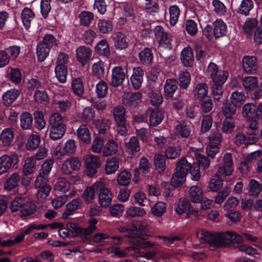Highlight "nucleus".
Returning <instances> with one entry per match:
<instances>
[{"mask_svg":"<svg viewBox=\"0 0 262 262\" xmlns=\"http://www.w3.org/2000/svg\"><path fill=\"white\" fill-rule=\"evenodd\" d=\"M190 203L189 201L185 198H180L177 202L175 203V211L179 214L187 211L188 208L190 207Z\"/></svg>","mask_w":262,"mask_h":262,"instance_id":"36","label":"nucleus"},{"mask_svg":"<svg viewBox=\"0 0 262 262\" xmlns=\"http://www.w3.org/2000/svg\"><path fill=\"white\" fill-rule=\"evenodd\" d=\"M20 177L17 172L13 173L6 181L4 184L5 189L11 190L15 188L19 182Z\"/></svg>","mask_w":262,"mask_h":262,"instance_id":"27","label":"nucleus"},{"mask_svg":"<svg viewBox=\"0 0 262 262\" xmlns=\"http://www.w3.org/2000/svg\"><path fill=\"white\" fill-rule=\"evenodd\" d=\"M163 118L162 111L158 108L152 110L149 114V123L151 125L157 126Z\"/></svg>","mask_w":262,"mask_h":262,"instance_id":"33","label":"nucleus"},{"mask_svg":"<svg viewBox=\"0 0 262 262\" xmlns=\"http://www.w3.org/2000/svg\"><path fill=\"white\" fill-rule=\"evenodd\" d=\"M35 125L39 130L43 129L46 125L43 114L41 111H36L34 113Z\"/></svg>","mask_w":262,"mask_h":262,"instance_id":"57","label":"nucleus"},{"mask_svg":"<svg viewBox=\"0 0 262 262\" xmlns=\"http://www.w3.org/2000/svg\"><path fill=\"white\" fill-rule=\"evenodd\" d=\"M180 86L183 89H187L190 84L191 76L189 72L181 71L178 75Z\"/></svg>","mask_w":262,"mask_h":262,"instance_id":"44","label":"nucleus"},{"mask_svg":"<svg viewBox=\"0 0 262 262\" xmlns=\"http://www.w3.org/2000/svg\"><path fill=\"white\" fill-rule=\"evenodd\" d=\"M231 188L225 186L222 190L219 191L214 197V203L217 204H221L224 202L225 200L230 194Z\"/></svg>","mask_w":262,"mask_h":262,"instance_id":"50","label":"nucleus"},{"mask_svg":"<svg viewBox=\"0 0 262 262\" xmlns=\"http://www.w3.org/2000/svg\"><path fill=\"white\" fill-rule=\"evenodd\" d=\"M71 184L66 179L59 178L56 182L54 189L58 191L66 192L69 190Z\"/></svg>","mask_w":262,"mask_h":262,"instance_id":"49","label":"nucleus"},{"mask_svg":"<svg viewBox=\"0 0 262 262\" xmlns=\"http://www.w3.org/2000/svg\"><path fill=\"white\" fill-rule=\"evenodd\" d=\"M226 177H219L216 176V172L215 175L209 181V188L212 191L217 192L223 186V180Z\"/></svg>","mask_w":262,"mask_h":262,"instance_id":"30","label":"nucleus"},{"mask_svg":"<svg viewBox=\"0 0 262 262\" xmlns=\"http://www.w3.org/2000/svg\"><path fill=\"white\" fill-rule=\"evenodd\" d=\"M209 144L219 146L222 140L221 133L217 130H212L209 137Z\"/></svg>","mask_w":262,"mask_h":262,"instance_id":"62","label":"nucleus"},{"mask_svg":"<svg viewBox=\"0 0 262 262\" xmlns=\"http://www.w3.org/2000/svg\"><path fill=\"white\" fill-rule=\"evenodd\" d=\"M132 242L136 243L137 245L141 249H147L154 248L158 246V244L156 242H151L150 241H146L139 236L137 238L131 241Z\"/></svg>","mask_w":262,"mask_h":262,"instance_id":"46","label":"nucleus"},{"mask_svg":"<svg viewBox=\"0 0 262 262\" xmlns=\"http://www.w3.org/2000/svg\"><path fill=\"white\" fill-rule=\"evenodd\" d=\"M81 162L77 157H71L64 161L61 167V172L63 174L69 175L73 171L79 170Z\"/></svg>","mask_w":262,"mask_h":262,"instance_id":"6","label":"nucleus"},{"mask_svg":"<svg viewBox=\"0 0 262 262\" xmlns=\"http://www.w3.org/2000/svg\"><path fill=\"white\" fill-rule=\"evenodd\" d=\"M55 72L58 80L60 83H65L68 75L67 67H55Z\"/></svg>","mask_w":262,"mask_h":262,"instance_id":"61","label":"nucleus"},{"mask_svg":"<svg viewBox=\"0 0 262 262\" xmlns=\"http://www.w3.org/2000/svg\"><path fill=\"white\" fill-rule=\"evenodd\" d=\"M141 98L142 94L140 92L125 93L123 95L122 102L125 106L135 107L141 103Z\"/></svg>","mask_w":262,"mask_h":262,"instance_id":"9","label":"nucleus"},{"mask_svg":"<svg viewBox=\"0 0 262 262\" xmlns=\"http://www.w3.org/2000/svg\"><path fill=\"white\" fill-rule=\"evenodd\" d=\"M20 126L24 129H30L33 124L32 115L28 112H24L20 116Z\"/></svg>","mask_w":262,"mask_h":262,"instance_id":"35","label":"nucleus"},{"mask_svg":"<svg viewBox=\"0 0 262 262\" xmlns=\"http://www.w3.org/2000/svg\"><path fill=\"white\" fill-rule=\"evenodd\" d=\"M247 189L250 196L256 198L261 191L262 186L258 181L251 179L249 182Z\"/></svg>","mask_w":262,"mask_h":262,"instance_id":"22","label":"nucleus"},{"mask_svg":"<svg viewBox=\"0 0 262 262\" xmlns=\"http://www.w3.org/2000/svg\"><path fill=\"white\" fill-rule=\"evenodd\" d=\"M85 166L90 174H94L96 173V169L101 166V162L99 157L92 154L85 156L84 158Z\"/></svg>","mask_w":262,"mask_h":262,"instance_id":"8","label":"nucleus"},{"mask_svg":"<svg viewBox=\"0 0 262 262\" xmlns=\"http://www.w3.org/2000/svg\"><path fill=\"white\" fill-rule=\"evenodd\" d=\"M78 138L83 143L88 144L91 141V134L85 124H81L77 130Z\"/></svg>","mask_w":262,"mask_h":262,"instance_id":"20","label":"nucleus"},{"mask_svg":"<svg viewBox=\"0 0 262 262\" xmlns=\"http://www.w3.org/2000/svg\"><path fill=\"white\" fill-rule=\"evenodd\" d=\"M113 113L116 123L126 122L125 110L123 106L118 105L115 107L113 110Z\"/></svg>","mask_w":262,"mask_h":262,"instance_id":"28","label":"nucleus"},{"mask_svg":"<svg viewBox=\"0 0 262 262\" xmlns=\"http://www.w3.org/2000/svg\"><path fill=\"white\" fill-rule=\"evenodd\" d=\"M112 23L107 20L101 19L98 23V28L100 32L103 34L108 33L113 30Z\"/></svg>","mask_w":262,"mask_h":262,"instance_id":"56","label":"nucleus"},{"mask_svg":"<svg viewBox=\"0 0 262 262\" xmlns=\"http://www.w3.org/2000/svg\"><path fill=\"white\" fill-rule=\"evenodd\" d=\"M50 50L40 41L36 47V54L38 60L40 61H44L49 55Z\"/></svg>","mask_w":262,"mask_h":262,"instance_id":"37","label":"nucleus"},{"mask_svg":"<svg viewBox=\"0 0 262 262\" xmlns=\"http://www.w3.org/2000/svg\"><path fill=\"white\" fill-rule=\"evenodd\" d=\"M18 161V157L15 154L2 156L0 157V175L16 167Z\"/></svg>","mask_w":262,"mask_h":262,"instance_id":"4","label":"nucleus"},{"mask_svg":"<svg viewBox=\"0 0 262 262\" xmlns=\"http://www.w3.org/2000/svg\"><path fill=\"white\" fill-rule=\"evenodd\" d=\"M196 236L201 243H208L211 247H213V242L215 241V234H212L205 229H202L198 231Z\"/></svg>","mask_w":262,"mask_h":262,"instance_id":"14","label":"nucleus"},{"mask_svg":"<svg viewBox=\"0 0 262 262\" xmlns=\"http://www.w3.org/2000/svg\"><path fill=\"white\" fill-rule=\"evenodd\" d=\"M154 163L156 169L159 172H163L166 168L165 159L164 156L160 154H157L154 156Z\"/></svg>","mask_w":262,"mask_h":262,"instance_id":"51","label":"nucleus"},{"mask_svg":"<svg viewBox=\"0 0 262 262\" xmlns=\"http://www.w3.org/2000/svg\"><path fill=\"white\" fill-rule=\"evenodd\" d=\"M96 191V188L94 187V183L92 186L88 187L82 194V198L87 204L93 202L95 199V191Z\"/></svg>","mask_w":262,"mask_h":262,"instance_id":"45","label":"nucleus"},{"mask_svg":"<svg viewBox=\"0 0 262 262\" xmlns=\"http://www.w3.org/2000/svg\"><path fill=\"white\" fill-rule=\"evenodd\" d=\"M178 89L177 82L174 79H169L166 81L164 86V92L166 98L172 97Z\"/></svg>","mask_w":262,"mask_h":262,"instance_id":"21","label":"nucleus"},{"mask_svg":"<svg viewBox=\"0 0 262 262\" xmlns=\"http://www.w3.org/2000/svg\"><path fill=\"white\" fill-rule=\"evenodd\" d=\"M21 19L25 27L29 29L31 26V22L34 19L35 14L29 8H25L21 12Z\"/></svg>","mask_w":262,"mask_h":262,"instance_id":"23","label":"nucleus"},{"mask_svg":"<svg viewBox=\"0 0 262 262\" xmlns=\"http://www.w3.org/2000/svg\"><path fill=\"white\" fill-rule=\"evenodd\" d=\"M174 131L177 135L183 138H188L191 133L189 125L184 122L178 123L174 128Z\"/></svg>","mask_w":262,"mask_h":262,"instance_id":"34","label":"nucleus"},{"mask_svg":"<svg viewBox=\"0 0 262 262\" xmlns=\"http://www.w3.org/2000/svg\"><path fill=\"white\" fill-rule=\"evenodd\" d=\"M257 20L255 18L247 19L243 27L244 32L247 34H251L257 27Z\"/></svg>","mask_w":262,"mask_h":262,"instance_id":"64","label":"nucleus"},{"mask_svg":"<svg viewBox=\"0 0 262 262\" xmlns=\"http://www.w3.org/2000/svg\"><path fill=\"white\" fill-rule=\"evenodd\" d=\"M146 213V212L144 209L135 206L129 207L126 212V215L130 217L143 216Z\"/></svg>","mask_w":262,"mask_h":262,"instance_id":"55","label":"nucleus"},{"mask_svg":"<svg viewBox=\"0 0 262 262\" xmlns=\"http://www.w3.org/2000/svg\"><path fill=\"white\" fill-rule=\"evenodd\" d=\"M230 100L231 103L236 106H240L245 101L246 96L243 92L235 91L231 94Z\"/></svg>","mask_w":262,"mask_h":262,"instance_id":"59","label":"nucleus"},{"mask_svg":"<svg viewBox=\"0 0 262 262\" xmlns=\"http://www.w3.org/2000/svg\"><path fill=\"white\" fill-rule=\"evenodd\" d=\"M192 168V165L185 158H181L177 163L176 170L186 175Z\"/></svg>","mask_w":262,"mask_h":262,"instance_id":"40","label":"nucleus"},{"mask_svg":"<svg viewBox=\"0 0 262 262\" xmlns=\"http://www.w3.org/2000/svg\"><path fill=\"white\" fill-rule=\"evenodd\" d=\"M82 204V201L80 198H77L73 199L67 204L66 211L63 213L62 217L67 218L70 215L73 214L75 210L80 209Z\"/></svg>","mask_w":262,"mask_h":262,"instance_id":"12","label":"nucleus"},{"mask_svg":"<svg viewBox=\"0 0 262 262\" xmlns=\"http://www.w3.org/2000/svg\"><path fill=\"white\" fill-rule=\"evenodd\" d=\"M242 241V236L232 231L217 233L213 242V247H228L234 243H241Z\"/></svg>","mask_w":262,"mask_h":262,"instance_id":"1","label":"nucleus"},{"mask_svg":"<svg viewBox=\"0 0 262 262\" xmlns=\"http://www.w3.org/2000/svg\"><path fill=\"white\" fill-rule=\"evenodd\" d=\"M35 159L34 157L27 158L25 161L23 171L25 175H28L33 172L35 170Z\"/></svg>","mask_w":262,"mask_h":262,"instance_id":"54","label":"nucleus"},{"mask_svg":"<svg viewBox=\"0 0 262 262\" xmlns=\"http://www.w3.org/2000/svg\"><path fill=\"white\" fill-rule=\"evenodd\" d=\"M108 85L104 81H100L96 85V92L98 98H104L107 94Z\"/></svg>","mask_w":262,"mask_h":262,"instance_id":"63","label":"nucleus"},{"mask_svg":"<svg viewBox=\"0 0 262 262\" xmlns=\"http://www.w3.org/2000/svg\"><path fill=\"white\" fill-rule=\"evenodd\" d=\"M208 86L205 83L198 84L194 90V95L195 98L198 100H203L206 97H208Z\"/></svg>","mask_w":262,"mask_h":262,"instance_id":"29","label":"nucleus"},{"mask_svg":"<svg viewBox=\"0 0 262 262\" xmlns=\"http://www.w3.org/2000/svg\"><path fill=\"white\" fill-rule=\"evenodd\" d=\"M181 59L185 66L192 64L194 60L192 50L189 47H187L181 51Z\"/></svg>","mask_w":262,"mask_h":262,"instance_id":"24","label":"nucleus"},{"mask_svg":"<svg viewBox=\"0 0 262 262\" xmlns=\"http://www.w3.org/2000/svg\"><path fill=\"white\" fill-rule=\"evenodd\" d=\"M118 146L117 143L113 140H108L103 148V155L108 157L115 155L118 151Z\"/></svg>","mask_w":262,"mask_h":262,"instance_id":"19","label":"nucleus"},{"mask_svg":"<svg viewBox=\"0 0 262 262\" xmlns=\"http://www.w3.org/2000/svg\"><path fill=\"white\" fill-rule=\"evenodd\" d=\"M94 187L98 193V201L100 205L103 207H108L111 204L113 195L105 184L102 181H97L94 183Z\"/></svg>","mask_w":262,"mask_h":262,"instance_id":"2","label":"nucleus"},{"mask_svg":"<svg viewBox=\"0 0 262 262\" xmlns=\"http://www.w3.org/2000/svg\"><path fill=\"white\" fill-rule=\"evenodd\" d=\"M114 46L118 49H125L128 45L126 35L121 32H116L113 36Z\"/></svg>","mask_w":262,"mask_h":262,"instance_id":"18","label":"nucleus"},{"mask_svg":"<svg viewBox=\"0 0 262 262\" xmlns=\"http://www.w3.org/2000/svg\"><path fill=\"white\" fill-rule=\"evenodd\" d=\"M223 161V165L219 167L216 170V176L219 177L230 176L233 172V161L231 154H225Z\"/></svg>","mask_w":262,"mask_h":262,"instance_id":"5","label":"nucleus"},{"mask_svg":"<svg viewBox=\"0 0 262 262\" xmlns=\"http://www.w3.org/2000/svg\"><path fill=\"white\" fill-rule=\"evenodd\" d=\"M36 210V206L34 204L25 200L20 210L21 216H27L33 214Z\"/></svg>","mask_w":262,"mask_h":262,"instance_id":"43","label":"nucleus"},{"mask_svg":"<svg viewBox=\"0 0 262 262\" xmlns=\"http://www.w3.org/2000/svg\"><path fill=\"white\" fill-rule=\"evenodd\" d=\"M189 194L191 201L194 203H199L202 201L203 191L199 186L194 185L190 188Z\"/></svg>","mask_w":262,"mask_h":262,"instance_id":"17","label":"nucleus"},{"mask_svg":"<svg viewBox=\"0 0 262 262\" xmlns=\"http://www.w3.org/2000/svg\"><path fill=\"white\" fill-rule=\"evenodd\" d=\"M214 35L215 38L225 36L227 32V26L226 23L221 19H216L213 23Z\"/></svg>","mask_w":262,"mask_h":262,"instance_id":"13","label":"nucleus"},{"mask_svg":"<svg viewBox=\"0 0 262 262\" xmlns=\"http://www.w3.org/2000/svg\"><path fill=\"white\" fill-rule=\"evenodd\" d=\"M143 76V72L140 67H137L134 68L130 81L133 86L136 89H139L141 86Z\"/></svg>","mask_w":262,"mask_h":262,"instance_id":"15","label":"nucleus"},{"mask_svg":"<svg viewBox=\"0 0 262 262\" xmlns=\"http://www.w3.org/2000/svg\"><path fill=\"white\" fill-rule=\"evenodd\" d=\"M77 149L75 141L73 139L68 140L62 146L56 147L53 155L58 159H62L65 156H70L74 154Z\"/></svg>","mask_w":262,"mask_h":262,"instance_id":"3","label":"nucleus"},{"mask_svg":"<svg viewBox=\"0 0 262 262\" xmlns=\"http://www.w3.org/2000/svg\"><path fill=\"white\" fill-rule=\"evenodd\" d=\"M185 174L176 170L171 178V184L174 187H178L185 181Z\"/></svg>","mask_w":262,"mask_h":262,"instance_id":"60","label":"nucleus"},{"mask_svg":"<svg viewBox=\"0 0 262 262\" xmlns=\"http://www.w3.org/2000/svg\"><path fill=\"white\" fill-rule=\"evenodd\" d=\"M14 139V132L10 128L5 129L1 134V139L5 146L11 145Z\"/></svg>","mask_w":262,"mask_h":262,"instance_id":"32","label":"nucleus"},{"mask_svg":"<svg viewBox=\"0 0 262 262\" xmlns=\"http://www.w3.org/2000/svg\"><path fill=\"white\" fill-rule=\"evenodd\" d=\"M91 55V49L84 46H81L76 50L77 59L82 64H86L88 62Z\"/></svg>","mask_w":262,"mask_h":262,"instance_id":"11","label":"nucleus"},{"mask_svg":"<svg viewBox=\"0 0 262 262\" xmlns=\"http://www.w3.org/2000/svg\"><path fill=\"white\" fill-rule=\"evenodd\" d=\"M96 52L102 56H108L110 54L108 44L106 40H100L95 46Z\"/></svg>","mask_w":262,"mask_h":262,"instance_id":"39","label":"nucleus"},{"mask_svg":"<svg viewBox=\"0 0 262 262\" xmlns=\"http://www.w3.org/2000/svg\"><path fill=\"white\" fill-rule=\"evenodd\" d=\"M119 161L116 157L107 160L105 164V171L107 174L114 173L119 168Z\"/></svg>","mask_w":262,"mask_h":262,"instance_id":"38","label":"nucleus"},{"mask_svg":"<svg viewBox=\"0 0 262 262\" xmlns=\"http://www.w3.org/2000/svg\"><path fill=\"white\" fill-rule=\"evenodd\" d=\"M94 124L98 130L100 135H107L110 129L108 121L105 119H98L94 121Z\"/></svg>","mask_w":262,"mask_h":262,"instance_id":"42","label":"nucleus"},{"mask_svg":"<svg viewBox=\"0 0 262 262\" xmlns=\"http://www.w3.org/2000/svg\"><path fill=\"white\" fill-rule=\"evenodd\" d=\"M126 72L125 67H115L112 70L111 84L115 87L121 85L125 79Z\"/></svg>","mask_w":262,"mask_h":262,"instance_id":"7","label":"nucleus"},{"mask_svg":"<svg viewBox=\"0 0 262 262\" xmlns=\"http://www.w3.org/2000/svg\"><path fill=\"white\" fill-rule=\"evenodd\" d=\"M19 95V91L15 89L6 92L2 96L3 103L9 105L14 101Z\"/></svg>","mask_w":262,"mask_h":262,"instance_id":"25","label":"nucleus"},{"mask_svg":"<svg viewBox=\"0 0 262 262\" xmlns=\"http://www.w3.org/2000/svg\"><path fill=\"white\" fill-rule=\"evenodd\" d=\"M261 155L262 151L260 150L254 151L249 154L245 158V161L241 163L240 168L243 170H248V163L253 162L258 160Z\"/></svg>","mask_w":262,"mask_h":262,"instance_id":"26","label":"nucleus"},{"mask_svg":"<svg viewBox=\"0 0 262 262\" xmlns=\"http://www.w3.org/2000/svg\"><path fill=\"white\" fill-rule=\"evenodd\" d=\"M243 85L245 89L251 91L256 88L258 85V80L256 77L249 76L243 79Z\"/></svg>","mask_w":262,"mask_h":262,"instance_id":"52","label":"nucleus"},{"mask_svg":"<svg viewBox=\"0 0 262 262\" xmlns=\"http://www.w3.org/2000/svg\"><path fill=\"white\" fill-rule=\"evenodd\" d=\"M66 130V125L51 126L50 128V137L54 141L60 139L64 136Z\"/></svg>","mask_w":262,"mask_h":262,"instance_id":"16","label":"nucleus"},{"mask_svg":"<svg viewBox=\"0 0 262 262\" xmlns=\"http://www.w3.org/2000/svg\"><path fill=\"white\" fill-rule=\"evenodd\" d=\"M151 164L149 161L145 157L141 158L138 168L134 170L135 175L138 177L139 171H140L143 174H146L150 172Z\"/></svg>","mask_w":262,"mask_h":262,"instance_id":"31","label":"nucleus"},{"mask_svg":"<svg viewBox=\"0 0 262 262\" xmlns=\"http://www.w3.org/2000/svg\"><path fill=\"white\" fill-rule=\"evenodd\" d=\"M40 143V138L37 135L32 134L28 139L26 147L28 150H32L36 149Z\"/></svg>","mask_w":262,"mask_h":262,"instance_id":"48","label":"nucleus"},{"mask_svg":"<svg viewBox=\"0 0 262 262\" xmlns=\"http://www.w3.org/2000/svg\"><path fill=\"white\" fill-rule=\"evenodd\" d=\"M255 106L253 103H247L243 107V116L248 120L255 117Z\"/></svg>","mask_w":262,"mask_h":262,"instance_id":"47","label":"nucleus"},{"mask_svg":"<svg viewBox=\"0 0 262 262\" xmlns=\"http://www.w3.org/2000/svg\"><path fill=\"white\" fill-rule=\"evenodd\" d=\"M139 58L143 64H150L153 59L152 53L150 49L146 48L139 53Z\"/></svg>","mask_w":262,"mask_h":262,"instance_id":"41","label":"nucleus"},{"mask_svg":"<svg viewBox=\"0 0 262 262\" xmlns=\"http://www.w3.org/2000/svg\"><path fill=\"white\" fill-rule=\"evenodd\" d=\"M126 149L132 152H136L140 150V147L138 139L137 137H131L128 142L125 144Z\"/></svg>","mask_w":262,"mask_h":262,"instance_id":"53","label":"nucleus"},{"mask_svg":"<svg viewBox=\"0 0 262 262\" xmlns=\"http://www.w3.org/2000/svg\"><path fill=\"white\" fill-rule=\"evenodd\" d=\"M210 75L214 83L224 84L228 76V72L219 69L217 67H212Z\"/></svg>","mask_w":262,"mask_h":262,"instance_id":"10","label":"nucleus"},{"mask_svg":"<svg viewBox=\"0 0 262 262\" xmlns=\"http://www.w3.org/2000/svg\"><path fill=\"white\" fill-rule=\"evenodd\" d=\"M181 149L178 146H170L166 148L165 152V156L169 159H174L181 155Z\"/></svg>","mask_w":262,"mask_h":262,"instance_id":"58","label":"nucleus"}]
</instances>
